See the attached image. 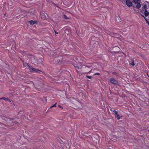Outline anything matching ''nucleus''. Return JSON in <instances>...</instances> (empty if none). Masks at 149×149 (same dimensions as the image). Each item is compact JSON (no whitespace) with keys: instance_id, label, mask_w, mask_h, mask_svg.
<instances>
[{"instance_id":"obj_1","label":"nucleus","mask_w":149,"mask_h":149,"mask_svg":"<svg viewBox=\"0 0 149 149\" xmlns=\"http://www.w3.org/2000/svg\"><path fill=\"white\" fill-rule=\"evenodd\" d=\"M32 61L37 64H39L42 63V59L41 58H37L35 57H33L31 58Z\"/></svg>"},{"instance_id":"obj_2","label":"nucleus","mask_w":149,"mask_h":149,"mask_svg":"<svg viewBox=\"0 0 149 149\" xmlns=\"http://www.w3.org/2000/svg\"><path fill=\"white\" fill-rule=\"evenodd\" d=\"M110 81L111 82L114 84H118V81L117 80H116L114 78H111L110 79Z\"/></svg>"},{"instance_id":"obj_3","label":"nucleus","mask_w":149,"mask_h":149,"mask_svg":"<svg viewBox=\"0 0 149 149\" xmlns=\"http://www.w3.org/2000/svg\"><path fill=\"white\" fill-rule=\"evenodd\" d=\"M126 4L127 6L128 7L131 6H132V4L131 2L129 0H126Z\"/></svg>"},{"instance_id":"obj_4","label":"nucleus","mask_w":149,"mask_h":149,"mask_svg":"<svg viewBox=\"0 0 149 149\" xmlns=\"http://www.w3.org/2000/svg\"><path fill=\"white\" fill-rule=\"evenodd\" d=\"M129 63L132 65V66H134L135 65V64L134 62V59H132L131 61L129 62Z\"/></svg>"},{"instance_id":"obj_5","label":"nucleus","mask_w":149,"mask_h":149,"mask_svg":"<svg viewBox=\"0 0 149 149\" xmlns=\"http://www.w3.org/2000/svg\"><path fill=\"white\" fill-rule=\"evenodd\" d=\"M142 8V10L143 11H145L146 10L147 6L145 4L143 6Z\"/></svg>"},{"instance_id":"obj_6","label":"nucleus","mask_w":149,"mask_h":149,"mask_svg":"<svg viewBox=\"0 0 149 149\" xmlns=\"http://www.w3.org/2000/svg\"><path fill=\"white\" fill-rule=\"evenodd\" d=\"M136 4H137L136 5V8L137 9H139L141 7V4L139 3H138Z\"/></svg>"},{"instance_id":"obj_7","label":"nucleus","mask_w":149,"mask_h":149,"mask_svg":"<svg viewBox=\"0 0 149 149\" xmlns=\"http://www.w3.org/2000/svg\"><path fill=\"white\" fill-rule=\"evenodd\" d=\"M144 14L145 16L146 17L148 16L149 14V13L148 12V11L147 10H146L145 11H144Z\"/></svg>"},{"instance_id":"obj_8","label":"nucleus","mask_w":149,"mask_h":149,"mask_svg":"<svg viewBox=\"0 0 149 149\" xmlns=\"http://www.w3.org/2000/svg\"><path fill=\"white\" fill-rule=\"evenodd\" d=\"M115 117L117 118V119L119 120L120 119V117L118 114L115 115Z\"/></svg>"},{"instance_id":"obj_9","label":"nucleus","mask_w":149,"mask_h":149,"mask_svg":"<svg viewBox=\"0 0 149 149\" xmlns=\"http://www.w3.org/2000/svg\"><path fill=\"white\" fill-rule=\"evenodd\" d=\"M29 23L31 24H33L35 23V22L33 20H31L29 21Z\"/></svg>"},{"instance_id":"obj_10","label":"nucleus","mask_w":149,"mask_h":149,"mask_svg":"<svg viewBox=\"0 0 149 149\" xmlns=\"http://www.w3.org/2000/svg\"><path fill=\"white\" fill-rule=\"evenodd\" d=\"M32 69L33 70L36 71V72H38V71H39L38 69H35L34 68H32Z\"/></svg>"},{"instance_id":"obj_11","label":"nucleus","mask_w":149,"mask_h":149,"mask_svg":"<svg viewBox=\"0 0 149 149\" xmlns=\"http://www.w3.org/2000/svg\"><path fill=\"white\" fill-rule=\"evenodd\" d=\"M138 0H133V2L135 3L136 4L138 3Z\"/></svg>"},{"instance_id":"obj_12","label":"nucleus","mask_w":149,"mask_h":149,"mask_svg":"<svg viewBox=\"0 0 149 149\" xmlns=\"http://www.w3.org/2000/svg\"><path fill=\"white\" fill-rule=\"evenodd\" d=\"M1 99H3L4 100H8V99L7 98H5V97H3L2 98H1Z\"/></svg>"},{"instance_id":"obj_13","label":"nucleus","mask_w":149,"mask_h":149,"mask_svg":"<svg viewBox=\"0 0 149 149\" xmlns=\"http://www.w3.org/2000/svg\"><path fill=\"white\" fill-rule=\"evenodd\" d=\"M56 103L54 104L53 105L51 106V108L52 107H56Z\"/></svg>"},{"instance_id":"obj_14","label":"nucleus","mask_w":149,"mask_h":149,"mask_svg":"<svg viewBox=\"0 0 149 149\" xmlns=\"http://www.w3.org/2000/svg\"><path fill=\"white\" fill-rule=\"evenodd\" d=\"M63 18L64 19H67L68 18L65 15H64L63 16Z\"/></svg>"},{"instance_id":"obj_15","label":"nucleus","mask_w":149,"mask_h":149,"mask_svg":"<svg viewBox=\"0 0 149 149\" xmlns=\"http://www.w3.org/2000/svg\"><path fill=\"white\" fill-rule=\"evenodd\" d=\"M113 112H114L115 114V115H116V114H117V112L116 111V110H113Z\"/></svg>"},{"instance_id":"obj_16","label":"nucleus","mask_w":149,"mask_h":149,"mask_svg":"<svg viewBox=\"0 0 149 149\" xmlns=\"http://www.w3.org/2000/svg\"><path fill=\"white\" fill-rule=\"evenodd\" d=\"M87 77L90 79H91V77L90 76H87Z\"/></svg>"},{"instance_id":"obj_17","label":"nucleus","mask_w":149,"mask_h":149,"mask_svg":"<svg viewBox=\"0 0 149 149\" xmlns=\"http://www.w3.org/2000/svg\"><path fill=\"white\" fill-rule=\"evenodd\" d=\"M6 119H7V121H9L10 120V119L9 118H6Z\"/></svg>"},{"instance_id":"obj_18","label":"nucleus","mask_w":149,"mask_h":149,"mask_svg":"<svg viewBox=\"0 0 149 149\" xmlns=\"http://www.w3.org/2000/svg\"><path fill=\"white\" fill-rule=\"evenodd\" d=\"M145 19L146 21V22H148V20H147V19H146V18H145H145H144Z\"/></svg>"},{"instance_id":"obj_19","label":"nucleus","mask_w":149,"mask_h":149,"mask_svg":"<svg viewBox=\"0 0 149 149\" xmlns=\"http://www.w3.org/2000/svg\"><path fill=\"white\" fill-rule=\"evenodd\" d=\"M141 16L143 17L144 18H145V17L144 16L142 15L141 14Z\"/></svg>"},{"instance_id":"obj_20","label":"nucleus","mask_w":149,"mask_h":149,"mask_svg":"<svg viewBox=\"0 0 149 149\" xmlns=\"http://www.w3.org/2000/svg\"><path fill=\"white\" fill-rule=\"evenodd\" d=\"M55 33L56 34H58V33L56 32V31H55Z\"/></svg>"},{"instance_id":"obj_21","label":"nucleus","mask_w":149,"mask_h":149,"mask_svg":"<svg viewBox=\"0 0 149 149\" xmlns=\"http://www.w3.org/2000/svg\"><path fill=\"white\" fill-rule=\"evenodd\" d=\"M99 74H100L99 73H95V74H98V75H99Z\"/></svg>"},{"instance_id":"obj_22","label":"nucleus","mask_w":149,"mask_h":149,"mask_svg":"<svg viewBox=\"0 0 149 149\" xmlns=\"http://www.w3.org/2000/svg\"><path fill=\"white\" fill-rule=\"evenodd\" d=\"M147 22L148 23V25H149V22Z\"/></svg>"},{"instance_id":"obj_23","label":"nucleus","mask_w":149,"mask_h":149,"mask_svg":"<svg viewBox=\"0 0 149 149\" xmlns=\"http://www.w3.org/2000/svg\"><path fill=\"white\" fill-rule=\"evenodd\" d=\"M59 107H61V106H60V105H59Z\"/></svg>"}]
</instances>
